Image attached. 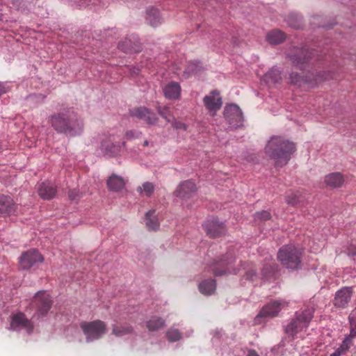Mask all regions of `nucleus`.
Instances as JSON below:
<instances>
[{
  "label": "nucleus",
  "mask_w": 356,
  "mask_h": 356,
  "mask_svg": "<svg viewBox=\"0 0 356 356\" xmlns=\"http://www.w3.org/2000/svg\"><path fill=\"white\" fill-rule=\"evenodd\" d=\"M134 328L130 325H113L112 334L116 337H122L131 334Z\"/></svg>",
  "instance_id": "7c9ffc66"
},
{
  "label": "nucleus",
  "mask_w": 356,
  "mask_h": 356,
  "mask_svg": "<svg viewBox=\"0 0 356 356\" xmlns=\"http://www.w3.org/2000/svg\"><path fill=\"white\" fill-rule=\"evenodd\" d=\"M314 309L308 307L300 312H296L295 318L285 327L286 333L294 339L299 332L308 327L310 321L314 317Z\"/></svg>",
  "instance_id": "20e7f679"
},
{
  "label": "nucleus",
  "mask_w": 356,
  "mask_h": 356,
  "mask_svg": "<svg viewBox=\"0 0 356 356\" xmlns=\"http://www.w3.org/2000/svg\"><path fill=\"white\" fill-rule=\"evenodd\" d=\"M203 102L206 108L212 115H216V112L220 109L222 104L220 93L216 90H213L208 95H206L203 99Z\"/></svg>",
  "instance_id": "ddd939ff"
},
{
  "label": "nucleus",
  "mask_w": 356,
  "mask_h": 356,
  "mask_svg": "<svg viewBox=\"0 0 356 356\" xmlns=\"http://www.w3.org/2000/svg\"><path fill=\"white\" fill-rule=\"evenodd\" d=\"M149 142L148 140H145L144 143H143V146L144 147H147L149 146Z\"/></svg>",
  "instance_id": "de8ad7c7"
},
{
  "label": "nucleus",
  "mask_w": 356,
  "mask_h": 356,
  "mask_svg": "<svg viewBox=\"0 0 356 356\" xmlns=\"http://www.w3.org/2000/svg\"><path fill=\"white\" fill-rule=\"evenodd\" d=\"M302 252L293 245L281 248L277 253V259L286 268L298 269L301 264Z\"/></svg>",
  "instance_id": "39448f33"
},
{
  "label": "nucleus",
  "mask_w": 356,
  "mask_h": 356,
  "mask_svg": "<svg viewBox=\"0 0 356 356\" xmlns=\"http://www.w3.org/2000/svg\"><path fill=\"white\" fill-rule=\"evenodd\" d=\"M353 294L351 287H343L337 291L333 300V305L339 309H344L348 305Z\"/></svg>",
  "instance_id": "a211bd4d"
},
{
  "label": "nucleus",
  "mask_w": 356,
  "mask_h": 356,
  "mask_svg": "<svg viewBox=\"0 0 356 356\" xmlns=\"http://www.w3.org/2000/svg\"><path fill=\"white\" fill-rule=\"evenodd\" d=\"M343 182V177L339 172L330 173L325 177V183L331 188H339L342 186Z\"/></svg>",
  "instance_id": "393cba45"
},
{
  "label": "nucleus",
  "mask_w": 356,
  "mask_h": 356,
  "mask_svg": "<svg viewBox=\"0 0 356 356\" xmlns=\"http://www.w3.org/2000/svg\"><path fill=\"white\" fill-rule=\"evenodd\" d=\"M216 281L212 279L205 280L200 283L198 288L200 293L204 295H211L216 290Z\"/></svg>",
  "instance_id": "c756f323"
},
{
  "label": "nucleus",
  "mask_w": 356,
  "mask_h": 356,
  "mask_svg": "<svg viewBox=\"0 0 356 356\" xmlns=\"http://www.w3.org/2000/svg\"><path fill=\"white\" fill-rule=\"evenodd\" d=\"M234 250L229 249L225 256L218 260L213 261L209 266L207 271L211 270L214 275L221 276L226 273H236V270L233 267L235 261Z\"/></svg>",
  "instance_id": "423d86ee"
},
{
  "label": "nucleus",
  "mask_w": 356,
  "mask_h": 356,
  "mask_svg": "<svg viewBox=\"0 0 356 356\" xmlns=\"http://www.w3.org/2000/svg\"><path fill=\"white\" fill-rule=\"evenodd\" d=\"M53 300L50 295L45 291H40L33 296L30 306L36 309L38 318L45 316L51 308Z\"/></svg>",
  "instance_id": "6e6552de"
},
{
  "label": "nucleus",
  "mask_w": 356,
  "mask_h": 356,
  "mask_svg": "<svg viewBox=\"0 0 356 356\" xmlns=\"http://www.w3.org/2000/svg\"><path fill=\"white\" fill-rule=\"evenodd\" d=\"M291 25L292 26L295 27V28H298V26H296V24H291Z\"/></svg>",
  "instance_id": "09e8293b"
},
{
  "label": "nucleus",
  "mask_w": 356,
  "mask_h": 356,
  "mask_svg": "<svg viewBox=\"0 0 356 356\" xmlns=\"http://www.w3.org/2000/svg\"><path fill=\"white\" fill-rule=\"evenodd\" d=\"M146 19L152 26H157L162 22L159 11L153 7L147 9Z\"/></svg>",
  "instance_id": "cd10ccee"
},
{
  "label": "nucleus",
  "mask_w": 356,
  "mask_h": 356,
  "mask_svg": "<svg viewBox=\"0 0 356 356\" xmlns=\"http://www.w3.org/2000/svg\"><path fill=\"white\" fill-rule=\"evenodd\" d=\"M80 327L86 337L87 341H92L101 338L106 332V324L100 320L90 322L83 321Z\"/></svg>",
  "instance_id": "0eeeda50"
},
{
  "label": "nucleus",
  "mask_w": 356,
  "mask_h": 356,
  "mask_svg": "<svg viewBox=\"0 0 356 356\" xmlns=\"http://www.w3.org/2000/svg\"><path fill=\"white\" fill-rule=\"evenodd\" d=\"M173 127L177 129H186V125L181 122L179 121H175L173 122Z\"/></svg>",
  "instance_id": "37998d69"
},
{
  "label": "nucleus",
  "mask_w": 356,
  "mask_h": 356,
  "mask_svg": "<svg viewBox=\"0 0 356 356\" xmlns=\"http://www.w3.org/2000/svg\"><path fill=\"white\" fill-rule=\"evenodd\" d=\"M271 218V214L268 211H262L260 212H257L254 214V219L256 220H261L266 221L270 220Z\"/></svg>",
  "instance_id": "e433bc0d"
},
{
  "label": "nucleus",
  "mask_w": 356,
  "mask_h": 356,
  "mask_svg": "<svg viewBox=\"0 0 356 356\" xmlns=\"http://www.w3.org/2000/svg\"><path fill=\"white\" fill-rule=\"evenodd\" d=\"M330 356H341V355L335 350L334 353L330 355Z\"/></svg>",
  "instance_id": "49530a36"
},
{
  "label": "nucleus",
  "mask_w": 356,
  "mask_h": 356,
  "mask_svg": "<svg viewBox=\"0 0 356 356\" xmlns=\"http://www.w3.org/2000/svg\"><path fill=\"white\" fill-rule=\"evenodd\" d=\"M114 140L113 137L110 136L102 141L101 151L105 156H115L120 152L122 147H125V141H123L120 145L119 143H114Z\"/></svg>",
  "instance_id": "f8f14e48"
},
{
  "label": "nucleus",
  "mask_w": 356,
  "mask_h": 356,
  "mask_svg": "<svg viewBox=\"0 0 356 356\" xmlns=\"http://www.w3.org/2000/svg\"><path fill=\"white\" fill-rule=\"evenodd\" d=\"M296 145L282 136H273L265 147L266 154L275 161V168H282L296 152Z\"/></svg>",
  "instance_id": "f03ea898"
},
{
  "label": "nucleus",
  "mask_w": 356,
  "mask_h": 356,
  "mask_svg": "<svg viewBox=\"0 0 356 356\" xmlns=\"http://www.w3.org/2000/svg\"><path fill=\"white\" fill-rule=\"evenodd\" d=\"M145 225L149 230L155 231L159 229L160 224L154 210H150L146 213Z\"/></svg>",
  "instance_id": "c85d7f7f"
},
{
  "label": "nucleus",
  "mask_w": 356,
  "mask_h": 356,
  "mask_svg": "<svg viewBox=\"0 0 356 356\" xmlns=\"http://www.w3.org/2000/svg\"><path fill=\"white\" fill-rule=\"evenodd\" d=\"M333 79L332 72H309L305 76H300L298 73L292 72L290 74L291 83L298 86L314 88L318 83Z\"/></svg>",
  "instance_id": "7ed1b4c3"
},
{
  "label": "nucleus",
  "mask_w": 356,
  "mask_h": 356,
  "mask_svg": "<svg viewBox=\"0 0 356 356\" xmlns=\"http://www.w3.org/2000/svg\"><path fill=\"white\" fill-rule=\"evenodd\" d=\"M282 80L280 71L276 67L270 69L264 76V81L269 86L279 83Z\"/></svg>",
  "instance_id": "bb28decb"
},
{
  "label": "nucleus",
  "mask_w": 356,
  "mask_h": 356,
  "mask_svg": "<svg viewBox=\"0 0 356 356\" xmlns=\"http://www.w3.org/2000/svg\"><path fill=\"white\" fill-rule=\"evenodd\" d=\"M302 197L299 192L290 193L286 197V202L288 204L296 206L301 202Z\"/></svg>",
  "instance_id": "72a5a7b5"
},
{
  "label": "nucleus",
  "mask_w": 356,
  "mask_h": 356,
  "mask_svg": "<svg viewBox=\"0 0 356 356\" xmlns=\"http://www.w3.org/2000/svg\"><path fill=\"white\" fill-rule=\"evenodd\" d=\"M155 186L153 183L147 181L143 184L142 186L137 188V192L140 195L145 194L147 197H150L154 192Z\"/></svg>",
  "instance_id": "473e14b6"
},
{
  "label": "nucleus",
  "mask_w": 356,
  "mask_h": 356,
  "mask_svg": "<svg viewBox=\"0 0 356 356\" xmlns=\"http://www.w3.org/2000/svg\"><path fill=\"white\" fill-rule=\"evenodd\" d=\"M38 194L44 200L53 198L57 192L56 187L51 183H41L38 188Z\"/></svg>",
  "instance_id": "aec40b11"
},
{
  "label": "nucleus",
  "mask_w": 356,
  "mask_h": 356,
  "mask_svg": "<svg viewBox=\"0 0 356 356\" xmlns=\"http://www.w3.org/2000/svg\"><path fill=\"white\" fill-rule=\"evenodd\" d=\"M10 325L14 330L24 329L29 333L32 332L33 330V323L22 312H18L13 316Z\"/></svg>",
  "instance_id": "dca6fc26"
},
{
  "label": "nucleus",
  "mask_w": 356,
  "mask_h": 356,
  "mask_svg": "<svg viewBox=\"0 0 356 356\" xmlns=\"http://www.w3.org/2000/svg\"><path fill=\"white\" fill-rule=\"evenodd\" d=\"M130 115L140 120H143L148 124H154L158 118L154 113L149 109L143 107H136L130 110Z\"/></svg>",
  "instance_id": "2eb2a0df"
},
{
  "label": "nucleus",
  "mask_w": 356,
  "mask_h": 356,
  "mask_svg": "<svg viewBox=\"0 0 356 356\" xmlns=\"http://www.w3.org/2000/svg\"><path fill=\"white\" fill-rule=\"evenodd\" d=\"M313 54V51H309L308 49L296 48L289 56L293 65L302 69V65L309 62Z\"/></svg>",
  "instance_id": "4468645a"
},
{
  "label": "nucleus",
  "mask_w": 356,
  "mask_h": 356,
  "mask_svg": "<svg viewBox=\"0 0 356 356\" xmlns=\"http://www.w3.org/2000/svg\"><path fill=\"white\" fill-rule=\"evenodd\" d=\"M198 64L199 63H191L189 66H188V70L190 72H191L192 73H194V74H197L198 72Z\"/></svg>",
  "instance_id": "c03bdc74"
},
{
  "label": "nucleus",
  "mask_w": 356,
  "mask_h": 356,
  "mask_svg": "<svg viewBox=\"0 0 356 356\" xmlns=\"http://www.w3.org/2000/svg\"><path fill=\"white\" fill-rule=\"evenodd\" d=\"M266 39L270 44H279L283 42L285 39V34L280 30H273L267 34Z\"/></svg>",
  "instance_id": "2f4dec72"
},
{
  "label": "nucleus",
  "mask_w": 356,
  "mask_h": 356,
  "mask_svg": "<svg viewBox=\"0 0 356 356\" xmlns=\"http://www.w3.org/2000/svg\"><path fill=\"white\" fill-rule=\"evenodd\" d=\"M270 270H267L266 267H264L263 272H262L263 277H268L271 273L274 272L276 270V266L275 265L274 266L270 265Z\"/></svg>",
  "instance_id": "a19ab883"
},
{
  "label": "nucleus",
  "mask_w": 356,
  "mask_h": 356,
  "mask_svg": "<svg viewBox=\"0 0 356 356\" xmlns=\"http://www.w3.org/2000/svg\"><path fill=\"white\" fill-rule=\"evenodd\" d=\"M348 255L356 261V247L351 246L348 250Z\"/></svg>",
  "instance_id": "79ce46f5"
},
{
  "label": "nucleus",
  "mask_w": 356,
  "mask_h": 356,
  "mask_svg": "<svg viewBox=\"0 0 356 356\" xmlns=\"http://www.w3.org/2000/svg\"><path fill=\"white\" fill-rule=\"evenodd\" d=\"M247 356H259L255 350H250Z\"/></svg>",
  "instance_id": "a18cd8bd"
},
{
  "label": "nucleus",
  "mask_w": 356,
  "mask_h": 356,
  "mask_svg": "<svg viewBox=\"0 0 356 356\" xmlns=\"http://www.w3.org/2000/svg\"><path fill=\"white\" fill-rule=\"evenodd\" d=\"M49 122L57 133L71 137L80 134L83 128L82 119L71 109L51 115Z\"/></svg>",
  "instance_id": "f257e3e1"
},
{
  "label": "nucleus",
  "mask_w": 356,
  "mask_h": 356,
  "mask_svg": "<svg viewBox=\"0 0 356 356\" xmlns=\"http://www.w3.org/2000/svg\"><path fill=\"white\" fill-rule=\"evenodd\" d=\"M165 326V321L158 316H152L146 321V327L149 332L158 331Z\"/></svg>",
  "instance_id": "a878e982"
},
{
  "label": "nucleus",
  "mask_w": 356,
  "mask_h": 356,
  "mask_svg": "<svg viewBox=\"0 0 356 356\" xmlns=\"http://www.w3.org/2000/svg\"><path fill=\"white\" fill-rule=\"evenodd\" d=\"M15 211V204L8 196L0 195V214L10 215Z\"/></svg>",
  "instance_id": "412c9836"
},
{
  "label": "nucleus",
  "mask_w": 356,
  "mask_h": 356,
  "mask_svg": "<svg viewBox=\"0 0 356 356\" xmlns=\"http://www.w3.org/2000/svg\"><path fill=\"white\" fill-rule=\"evenodd\" d=\"M141 133L138 131H135L133 130L127 131L125 133V139L127 140H132L134 138H138L140 136Z\"/></svg>",
  "instance_id": "4c0bfd02"
},
{
  "label": "nucleus",
  "mask_w": 356,
  "mask_h": 356,
  "mask_svg": "<svg viewBox=\"0 0 356 356\" xmlns=\"http://www.w3.org/2000/svg\"><path fill=\"white\" fill-rule=\"evenodd\" d=\"M288 305L285 301H273L264 306L261 309L257 318L259 317H274L280 312L281 308Z\"/></svg>",
  "instance_id": "f3484780"
},
{
  "label": "nucleus",
  "mask_w": 356,
  "mask_h": 356,
  "mask_svg": "<svg viewBox=\"0 0 356 356\" xmlns=\"http://www.w3.org/2000/svg\"><path fill=\"white\" fill-rule=\"evenodd\" d=\"M204 229L207 234L210 238H217L222 236L226 232L225 225L222 222H220L218 220L214 217L208 219L203 225Z\"/></svg>",
  "instance_id": "9b49d317"
},
{
  "label": "nucleus",
  "mask_w": 356,
  "mask_h": 356,
  "mask_svg": "<svg viewBox=\"0 0 356 356\" xmlns=\"http://www.w3.org/2000/svg\"><path fill=\"white\" fill-rule=\"evenodd\" d=\"M43 261L44 258L38 250L31 249L22 254L19 262L21 268L28 270Z\"/></svg>",
  "instance_id": "1a4fd4ad"
},
{
  "label": "nucleus",
  "mask_w": 356,
  "mask_h": 356,
  "mask_svg": "<svg viewBox=\"0 0 356 356\" xmlns=\"http://www.w3.org/2000/svg\"><path fill=\"white\" fill-rule=\"evenodd\" d=\"M157 111L159 115L167 122H170L172 120L173 118L168 106H159Z\"/></svg>",
  "instance_id": "c9c22d12"
},
{
  "label": "nucleus",
  "mask_w": 356,
  "mask_h": 356,
  "mask_svg": "<svg viewBox=\"0 0 356 356\" xmlns=\"http://www.w3.org/2000/svg\"><path fill=\"white\" fill-rule=\"evenodd\" d=\"M124 179L116 175H112L107 180V186L110 191L118 192L121 191L125 186Z\"/></svg>",
  "instance_id": "5701e85b"
},
{
  "label": "nucleus",
  "mask_w": 356,
  "mask_h": 356,
  "mask_svg": "<svg viewBox=\"0 0 356 356\" xmlns=\"http://www.w3.org/2000/svg\"><path fill=\"white\" fill-rule=\"evenodd\" d=\"M68 197L71 201L75 202H76L80 198L79 191L76 190H70L68 192Z\"/></svg>",
  "instance_id": "58836bf2"
},
{
  "label": "nucleus",
  "mask_w": 356,
  "mask_h": 356,
  "mask_svg": "<svg viewBox=\"0 0 356 356\" xmlns=\"http://www.w3.org/2000/svg\"><path fill=\"white\" fill-rule=\"evenodd\" d=\"M351 327L350 335L344 339L340 346L336 350L341 355L346 354L348 351L349 348L353 345V338L356 337V323L355 325Z\"/></svg>",
  "instance_id": "b1692460"
},
{
  "label": "nucleus",
  "mask_w": 356,
  "mask_h": 356,
  "mask_svg": "<svg viewBox=\"0 0 356 356\" xmlns=\"http://www.w3.org/2000/svg\"><path fill=\"white\" fill-rule=\"evenodd\" d=\"M181 334L177 329L171 327L170 328L167 333L166 337L170 342H175L181 339Z\"/></svg>",
  "instance_id": "f704fd0d"
},
{
  "label": "nucleus",
  "mask_w": 356,
  "mask_h": 356,
  "mask_svg": "<svg viewBox=\"0 0 356 356\" xmlns=\"http://www.w3.org/2000/svg\"><path fill=\"white\" fill-rule=\"evenodd\" d=\"M197 188L193 181L186 180L181 182L174 192V195L179 198L187 200L196 192Z\"/></svg>",
  "instance_id": "6ab92c4d"
},
{
  "label": "nucleus",
  "mask_w": 356,
  "mask_h": 356,
  "mask_svg": "<svg viewBox=\"0 0 356 356\" xmlns=\"http://www.w3.org/2000/svg\"><path fill=\"white\" fill-rule=\"evenodd\" d=\"M181 87L178 83L170 82L163 88V93L166 98L170 99H178L180 96Z\"/></svg>",
  "instance_id": "4be33fe9"
},
{
  "label": "nucleus",
  "mask_w": 356,
  "mask_h": 356,
  "mask_svg": "<svg viewBox=\"0 0 356 356\" xmlns=\"http://www.w3.org/2000/svg\"><path fill=\"white\" fill-rule=\"evenodd\" d=\"M245 277L247 280H254V279L257 277V274L255 270L253 269L248 270L245 272Z\"/></svg>",
  "instance_id": "ea45409f"
},
{
  "label": "nucleus",
  "mask_w": 356,
  "mask_h": 356,
  "mask_svg": "<svg viewBox=\"0 0 356 356\" xmlns=\"http://www.w3.org/2000/svg\"><path fill=\"white\" fill-rule=\"evenodd\" d=\"M224 115L233 128H238L243 124V117L241 108L236 104H230L225 108Z\"/></svg>",
  "instance_id": "9d476101"
}]
</instances>
